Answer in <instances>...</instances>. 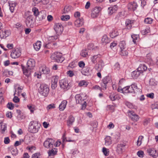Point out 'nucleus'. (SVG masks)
<instances>
[{"label":"nucleus","mask_w":158,"mask_h":158,"mask_svg":"<svg viewBox=\"0 0 158 158\" xmlns=\"http://www.w3.org/2000/svg\"><path fill=\"white\" fill-rule=\"evenodd\" d=\"M75 121L74 118L72 115L70 116L67 120V125L69 127H70Z\"/></svg>","instance_id":"17"},{"label":"nucleus","mask_w":158,"mask_h":158,"mask_svg":"<svg viewBox=\"0 0 158 158\" xmlns=\"http://www.w3.org/2000/svg\"><path fill=\"white\" fill-rule=\"evenodd\" d=\"M119 46L120 49H125L126 47L125 41L124 40L120 41L119 44Z\"/></svg>","instance_id":"33"},{"label":"nucleus","mask_w":158,"mask_h":158,"mask_svg":"<svg viewBox=\"0 0 158 158\" xmlns=\"http://www.w3.org/2000/svg\"><path fill=\"white\" fill-rule=\"evenodd\" d=\"M70 18V16L69 15H62L61 16V19L63 21H66L67 20L69 19Z\"/></svg>","instance_id":"53"},{"label":"nucleus","mask_w":158,"mask_h":158,"mask_svg":"<svg viewBox=\"0 0 158 158\" xmlns=\"http://www.w3.org/2000/svg\"><path fill=\"white\" fill-rule=\"evenodd\" d=\"M154 94L153 93H151L149 94H147V97L150 98L152 99H153L154 98Z\"/></svg>","instance_id":"63"},{"label":"nucleus","mask_w":158,"mask_h":158,"mask_svg":"<svg viewBox=\"0 0 158 158\" xmlns=\"http://www.w3.org/2000/svg\"><path fill=\"white\" fill-rule=\"evenodd\" d=\"M78 65L81 68H84L85 66V63L83 61H80L78 63Z\"/></svg>","instance_id":"61"},{"label":"nucleus","mask_w":158,"mask_h":158,"mask_svg":"<svg viewBox=\"0 0 158 158\" xmlns=\"http://www.w3.org/2000/svg\"><path fill=\"white\" fill-rule=\"evenodd\" d=\"M39 93L43 96H47L49 92V87L48 85L45 84H41L38 88Z\"/></svg>","instance_id":"4"},{"label":"nucleus","mask_w":158,"mask_h":158,"mask_svg":"<svg viewBox=\"0 0 158 158\" xmlns=\"http://www.w3.org/2000/svg\"><path fill=\"white\" fill-rule=\"evenodd\" d=\"M73 10V7L70 6L66 5L64 8L63 14H69L71 13Z\"/></svg>","instance_id":"18"},{"label":"nucleus","mask_w":158,"mask_h":158,"mask_svg":"<svg viewBox=\"0 0 158 158\" xmlns=\"http://www.w3.org/2000/svg\"><path fill=\"white\" fill-rule=\"evenodd\" d=\"M148 153L154 158H156L158 156V154L156 153V150L153 148H150L147 149Z\"/></svg>","instance_id":"14"},{"label":"nucleus","mask_w":158,"mask_h":158,"mask_svg":"<svg viewBox=\"0 0 158 158\" xmlns=\"http://www.w3.org/2000/svg\"><path fill=\"white\" fill-rule=\"evenodd\" d=\"M55 107V105L54 104H52L50 105H49L47 107V109L48 110H49L54 108Z\"/></svg>","instance_id":"59"},{"label":"nucleus","mask_w":158,"mask_h":158,"mask_svg":"<svg viewBox=\"0 0 158 158\" xmlns=\"http://www.w3.org/2000/svg\"><path fill=\"white\" fill-rule=\"evenodd\" d=\"M110 37L113 38L118 35L119 33L117 29H113L110 33Z\"/></svg>","instance_id":"28"},{"label":"nucleus","mask_w":158,"mask_h":158,"mask_svg":"<svg viewBox=\"0 0 158 158\" xmlns=\"http://www.w3.org/2000/svg\"><path fill=\"white\" fill-rule=\"evenodd\" d=\"M121 50L119 52V54L122 56H126L128 54V52L125 49H120Z\"/></svg>","instance_id":"40"},{"label":"nucleus","mask_w":158,"mask_h":158,"mask_svg":"<svg viewBox=\"0 0 158 158\" xmlns=\"http://www.w3.org/2000/svg\"><path fill=\"white\" fill-rule=\"evenodd\" d=\"M7 107L10 110H12L14 109V105L11 102H9L6 105Z\"/></svg>","instance_id":"47"},{"label":"nucleus","mask_w":158,"mask_h":158,"mask_svg":"<svg viewBox=\"0 0 158 158\" xmlns=\"http://www.w3.org/2000/svg\"><path fill=\"white\" fill-rule=\"evenodd\" d=\"M102 151L104 154L106 156H108L109 154L108 150L105 148H103Z\"/></svg>","instance_id":"57"},{"label":"nucleus","mask_w":158,"mask_h":158,"mask_svg":"<svg viewBox=\"0 0 158 158\" xmlns=\"http://www.w3.org/2000/svg\"><path fill=\"white\" fill-rule=\"evenodd\" d=\"M16 86H15V92L14 94V98H13V100L14 102H15V103H17V102H19V99L18 98V97L17 96H15V95H17L18 96L19 95V90H20V88L19 87H18L17 88V89L16 88Z\"/></svg>","instance_id":"15"},{"label":"nucleus","mask_w":158,"mask_h":158,"mask_svg":"<svg viewBox=\"0 0 158 158\" xmlns=\"http://www.w3.org/2000/svg\"><path fill=\"white\" fill-rule=\"evenodd\" d=\"M41 46V42L40 41H37L36 43L33 44L34 48L36 51H38L40 49Z\"/></svg>","instance_id":"25"},{"label":"nucleus","mask_w":158,"mask_h":158,"mask_svg":"<svg viewBox=\"0 0 158 158\" xmlns=\"http://www.w3.org/2000/svg\"><path fill=\"white\" fill-rule=\"evenodd\" d=\"M134 93L138 94H140L141 93L142 90L141 89L137 87V85L135 84V89H134Z\"/></svg>","instance_id":"42"},{"label":"nucleus","mask_w":158,"mask_h":158,"mask_svg":"<svg viewBox=\"0 0 158 158\" xmlns=\"http://www.w3.org/2000/svg\"><path fill=\"white\" fill-rule=\"evenodd\" d=\"M98 125V122L96 121H94L91 122V125L94 128H96Z\"/></svg>","instance_id":"54"},{"label":"nucleus","mask_w":158,"mask_h":158,"mask_svg":"<svg viewBox=\"0 0 158 158\" xmlns=\"http://www.w3.org/2000/svg\"><path fill=\"white\" fill-rule=\"evenodd\" d=\"M32 11L33 12L34 15L35 16H37L40 13L39 12L38 9L36 7L33 8L32 9Z\"/></svg>","instance_id":"48"},{"label":"nucleus","mask_w":158,"mask_h":158,"mask_svg":"<svg viewBox=\"0 0 158 158\" xmlns=\"http://www.w3.org/2000/svg\"><path fill=\"white\" fill-rule=\"evenodd\" d=\"M128 115L131 120L134 121H138L139 118V116L132 110H129L128 111Z\"/></svg>","instance_id":"11"},{"label":"nucleus","mask_w":158,"mask_h":158,"mask_svg":"<svg viewBox=\"0 0 158 158\" xmlns=\"http://www.w3.org/2000/svg\"><path fill=\"white\" fill-rule=\"evenodd\" d=\"M54 143V140L51 138L47 139L44 142V145L46 148H52Z\"/></svg>","instance_id":"10"},{"label":"nucleus","mask_w":158,"mask_h":158,"mask_svg":"<svg viewBox=\"0 0 158 158\" xmlns=\"http://www.w3.org/2000/svg\"><path fill=\"white\" fill-rule=\"evenodd\" d=\"M60 86L61 88L64 90H66L69 88L68 80L65 79H62L59 82Z\"/></svg>","instance_id":"8"},{"label":"nucleus","mask_w":158,"mask_h":158,"mask_svg":"<svg viewBox=\"0 0 158 158\" xmlns=\"http://www.w3.org/2000/svg\"><path fill=\"white\" fill-rule=\"evenodd\" d=\"M138 6L136 2H131L128 4L127 9L130 11H134L136 9Z\"/></svg>","instance_id":"13"},{"label":"nucleus","mask_w":158,"mask_h":158,"mask_svg":"<svg viewBox=\"0 0 158 158\" xmlns=\"http://www.w3.org/2000/svg\"><path fill=\"white\" fill-rule=\"evenodd\" d=\"M101 10V8L100 7H96L94 8L92 11L91 14V17L93 18H94L97 17L99 12Z\"/></svg>","instance_id":"12"},{"label":"nucleus","mask_w":158,"mask_h":158,"mask_svg":"<svg viewBox=\"0 0 158 158\" xmlns=\"http://www.w3.org/2000/svg\"><path fill=\"white\" fill-rule=\"evenodd\" d=\"M27 107L28 109L30 110V111L31 113H33L35 110V109L34 107L31 105H27Z\"/></svg>","instance_id":"62"},{"label":"nucleus","mask_w":158,"mask_h":158,"mask_svg":"<svg viewBox=\"0 0 158 158\" xmlns=\"http://www.w3.org/2000/svg\"><path fill=\"white\" fill-rule=\"evenodd\" d=\"M67 102L66 100H63L59 106V109L60 111H63L65 108Z\"/></svg>","instance_id":"22"},{"label":"nucleus","mask_w":158,"mask_h":158,"mask_svg":"<svg viewBox=\"0 0 158 158\" xmlns=\"http://www.w3.org/2000/svg\"><path fill=\"white\" fill-rule=\"evenodd\" d=\"M41 71L43 73L46 74H48L50 72L49 69L48 68L45 67L43 68L42 69Z\"/></svg>","instance_id":"44"},{"label":"nucleus","mask_w":158,"mask_h":158,"mask_svg":"<svg viewBox=\"0 0 158 158\" xmlns=\"http://www.w3.org/2000/svg\"><path fill=\"white\" fill-rule=\"evenodd\" d=\"M35 61L32 59H30L27 61V69L21 65V67L23 74L26 76L28 77L31 74V70L33 69L35 66Z\"/></svg>","instance_id":"1"},{"label":"nucleus","mask_w":158,"mask_h":158,"mask_svg":"<svg viewBox=\"0 0 158 158\" xmlns=\"http://www.w3.org/2000/svg\"><path fill=\"white\" fill-rule=\"evenodd\" d=\"M30 12H27L25 13V15H27V18L26 20V25L28 27H31L33 25V19L32 16L31 15H29Z\"/></svg>","instance_id":"9"},{"label":"nucleus","mask_w":158,"mask_h":158,"mask_svg":"<svg viewBox=\"0 0 158 158\" xmlns=\"http://www.w3.org/2000/svg\"><path fill=\"white\" fill-rule=\"evenodd\" d=\"M4 143L5 144H8L10 142V139L8 137H5L4 138Z\"/></svg>","instance_id":"64"},{"label":"nucleus","mask_w":158,"mask_h":158,"mask_svg":"<svg viewBox=\"0 0 158 158\" xmlns=\"http://www.w3.org/2000/svg\"><path fill=\"white\" fill-rule=\"evenodd\" d=\"M135 87V83H133L131 86H128V93L134 92Z\"/></svg>","instance_id":"35"},{"label":"nucleus","mask_w":158,"mask_h":158,"mask_svg":"<svg viewBox=\"0 0 158 158\" xmlns=\"http://www.w3.org/2000/svg\"><path fill=\"white\" fill-rule=\"evenodd\" d=\"M66 134L65 133H64V135L62 136V141L63 142H64L65 141L69 142L74 141V140H71L69 139V138H67L66 137Z\"/></svg>","instance_id":"37"},{"label":"nucleus","mask_w":158,"mask_h":158,"mask_svg":"<svg viewBox=\"0 0 158 158\" xmlns=\"http://www.w3.org/2000/svg\"><path fill=\"white\" fill-rule=\"evenodd\" d=\"M51 59L55 62L61 63L64 60V59L62 57V54L58 52L53 53L51 56Z\"/></svg>","instance_id":"5"},{"label":"nucleus","mask_w":158,"mask_h":158,"mask_svg":"<svg viewBox=\"0 0 158 158\" xmlns=\"http://www.w3.org/2000/svg\"><path fill=\"white\" fill-rule=\"evenodd\" d=\"M88 84V82L85 81H82L80 82L79 83V85L80 86H83L86 87Z\"/></svg>","instance_id":"46"},{"label":"nucleus","mask_w":158,"mask_h":158,"mask_svg":"<svg viewBox=\"0 0 158 158\" xmlns=\"http://www.w3.org/2000/svg\"><path fill=\"white\" fill-rule=\"evenodd\" d=\"M83 23L84 21L82 18L77 19L74 22L75 25L77 27L82 26L83 25Z\"/></svg>","instance_id":"23"},{"label":"nucleus","mask_w":158,"mask_h":158,"mask_svg":"<svg viewBox=\"0 0 158 158\" xmlns=\"http://www.w3.org/2000/svg\"><path fill=\"white\" fill-rule=\"evenodd\" d=\"M10 56L12 58L14 59L19 57L20 56V51L19 50H15L11 53Z\"/></svg>","instance_id":"21"},{"label":"nucleus","mask_w":158,"mask_h":158,"mask_svg":"<svg viewBox=\"0 0 158 158\" xmlns=\"http://www.w3.org/2000/svg\"><path fill=\"white\" fill-rule=\"evenodd\" d=\"M40 128L38 122L36 121H33L30 123L28 130L31 133H35L38 132Z\"/></svg>","instance_id":"3"},{"label":"nucleus","mask_w":158,"mask_h":158,"mask_svg":"<svg viewBox=\"0 0 158 158\" xmlns=\"http://www.w3.org/2000/svg\"><path fill=\"white\" fill-rule=\"evenodd\" d=\"M38 16L39 20H42L46 18V15L40 12Z\"/></svg>","instance_id":"43"},{"label":"nucleus","mask_w":158,"mask_h":158,"mask_svg":"<svg viewBox=\"0 0 158 158\" xmlns=\"http://www.w3.org/2000/svg\"><path fill=\"white\" fill-rule=\"evenodd\" d=\"M137 155L140 157L143 158L144 156V153L142 151H139L137 152Z\"/></svg>","instance_id":"56"},{"label":"nucleus","mask_w":158,"mask_h":158,"mask_svg":"<svg viewBox=\"0 0 158 158\" xmlns=\"http://www.w3.org/2000/svg\"><path fill=\"white\" fill-rule=\"evenodd\" d=\"M11 151V153L13 155L16 156L18 153V151L16 147L12 148Z\"/></svg>","instance_id":"45"},{"label":"nucleus","mask_w":158,"mask_h":158,"mask_svg":"<svg viewBox=\"0 0 158 158\" xmlns=\"http://www.w3.org/2000/svg\"><path fill=\"white\" fill-rule=\"evenodd\" d=\"M111 77L110 76H106L104 77L102 80V82L101 83V86L102 89L103 90H105L106 89L107 84L111 82Z\"/></svg>","instance_id":"7"},{"label":"nucleus","mask_w":158,"mask_h":158,"mask_svg":"<svg viewBox=\"0 0 158 158\" xmlns=\"http://www.w3.org/2000/svg\"><path fill=\"white\" fill-rule=\"evenodd\" d=\"M81 73L83 75L88 76L89 73V69L88 68H84L81 70Z\"/></svg>","instance_id":"34"},{"label":"nucleus","mask_w":158,"mask_h":158,"mask_svg":"<svg viewBox=\"0 0 158 158\" xmlns=\"http://www.w3.org/2000/svg\"><path fill=\"white\" fill-rule=\"evenodd\" d=\"M99 56H100V54L94 55L92 56L90 58V59L92 62L94 64L96 63L97 60H98L99 59Z\"/></svg>","instance_id":"30"},{"label":"nucleus","mask_w":158,"mask_h":158,"mask_svg":"<svg viewBox=\"0 0 158 158\" xmlns=\"http://www.w3.org/2000/svg\"><path fill=\"white\" fill-rule=\"evenodd\" d=\"M10 34L9 30H3L0 31V37L2 39L8 37Z\"/></svg>","instance_id":"16"},{"label":"nucleus","mask_w":158,"mask_h":158,"mask_svg":"<svg viewBox=\"0 0 158 158\" xmlns=\"http://www.w3.org/2000/svg\"><path fill=\"white\" fill-rule=\"evenodd\" d=\"M143 136H140L139 137L138 140L137 141V145L138 146H140L141 144V140L143 139Z\"/></svg>","instance_id":"55"},{"label":"nucleus","mask_w":158,"mask_h":158,"mask_svg":"<svg viewBox=\"0 0 158 158\" xmlns=\"http://www.w3.org/2000/svg\"><path fill=\"white\" fill-rule=\"evenodd\" d=\"M54 29L56 35L55 36H51L52 39L56 40L58 38L60 35L63 31V27L60 23H55L54 26Z\"/></svg>","instance_id":"2"},{"label":"nucleus","mask_w":158,"mask_h":158,"mask_svg":"<svg viewBox=\"0 0 158 158\" xmlns=\"http://www.w3.org/2000/svg\"><path fill=\"white\" fill-rule=\"evenodd\" d=\"M20 98L24 102L27 100V96L25 93L24 92L21 94Z\"/></svg>","instance_id":"51"},{"label":"nucleus","mask_w":158,"mask_h":158,"mask_svg":"<svg viewBox=\"0 0 158 158\" xmlns=\"http://www.w3.org/2000/svg\"><path fill=\"white\" fill-rule=\"evenodd\" d=\"M108 10V14L110 15H111L115 12L117 10V8L116 6H114L113 7H109Z\"/></svg>","instance_id":"24"},{"label":"nucleus","mask_w":158,"mask_h":158,"mask_svg":"<svg viewBox=\"0 0 158 158\" xmlns=\"http://www.w3.org/2000/svg\"><path fill=\"white\" fill-rule=\"evenodd\" d=\"M56 150L57 149L55 148L50 150L48 152L49 156H53L56 154L57 152Z\"/></svg>","instance_id":"36"},{"label":"nucleus","mask_w":158,"mask_h":158,"mask_svg":"<svg viewBox=\"0 0 158 158\" xmlns=\"http://www.w3.org/2000/svg\"><path fill=\"white\" fill-rule=\"evenodd\" d=\"M147 67L144 64H141L138 68V70L141 73L144 71H146L147 69Z\"/></svg>","instance_id":"26"},{"label":"nucleus","mask_w":158,"mask_h":158,"mask_svg":"<svg viewBox=\"0 0 158 158\" xmlns=\"http://www.w3.org/2000/svg\"><path fill=\"white\" fill-rule=\"evenodd\" d=\"M81 56L83 57H86L88 56V51L86 50H83L80 53Z\"/></svg>","instance_id":"41"},{"label":"nucleus","mask_w":158,"mask_h":158,"mask_svg":"<svg viewBox=\"0 0 158 158\" xmlns=\"http://www.w3.org/2000/svg\"><path fill=\"white\" fill-rule=\"evenodd\" d=\"M58 81V78L56 77L54 79V81L52 83L51 87L52 89H55L57 86V83Z\"/></svg>","instance_id":"31"},{"label":"nucleus","mask_w":158,"mask_h":158,"mask_svg":"<svg viewBox=\"0 0 158 158\" xmlns=\"http://www.w3.org/2000/svg\"><path fill=\"white\" fill-rule=\"evenodd\" d=\"M150 32V28L148 27H147L146 28L142 31V32L144 35L147 34Z\"/></svg>","instance_id":"58"},{"label":"nucleus","mask_w":158,"mask_h":158,"mask_svg":"<svg viewBox=\"0 0 158 158\" xmlns=\"http://www.w3.org/2000/svg\"><path fill=\"white\" fill-rule=\"evenodd\" d=\"M141 73L137 70V71H134L131 73V76L134 78H136L138 77Z\"/></svg>","instance_id":"32"},{"label":"nucleus","mask_w":158,"mask_h":158,"mask_svg":"<svg viewBox=\"0 0 158 158\" xmlns=\"http://www.w3.org/2000/svg\"><path fill=\"white\" fill-rule=\"evenodd\" d=\"M125 145L123 144H118L116 148V151L119 154H122L123 152V148Z\"/></svg>","instance_id":"19"},{"label":"nucleus","mask_w":158,"mask_h":158,"mask_svg":"<svg viewBox=\"0 0 158 158\" xmlns=\"http://www.w3.org/2000/svg\"><path fill=\"white\" fill-rule=\"evenodd\" d=\"M102 42L103 43L107 44L110 43V39L106 35H104L102 37Z\"/></svg>","instance_id":"29"},{"label":"nucleus","mask_w":158,"mask_h":158,"mask_svg":"<svg viewBox=\"0 0 158 158\" xmlns=\"http://www.w3.org/2000/svg\"><path fill=\"white\" fill-rule=\"evenodd\" d=\"M131 37L133 39V42L135 44L136 41H138L139 39V36L137 35L133 34L131 35Z\"/></svg>","instance_id":"38"},{"label":"nucleus","mask_w":158,"mask_h":158,"mask_svg":"<svg viewBox=\"0 0 158 158\" xmlns=\"http://www.w3.org/2000/svg\"><path fill=\"white\" fill-rule=\"evenodd\" d=\"M153 20L150 17H147L145 18L144 20V23L147 24H150L152 23Z\"/></svg>","instance_id":"39"},{"label":"nucleus","mask_w":158,"mask_h":158,"mask_svg":"<svg viewBox=\"0 0 158 158\" xmlns=\"http://www.w3.org/2000/svg\"><path fill=\"white\" fill-rule=\"evenodd\" d=\"M118 96L115 94H113L110 95L109 98L112 101H115L117 98Z\"/></svg>","instance_id":"49"},{"label":"nucleus","mask_w":158,"mask_h":158,"mask_svg":"<svg viewBox=\"0 0 158 158\" xmlns=\"http://www.w3.org/2000/svg\"><path fill=\"white\" fill-rule=\"evenodd\" d=\"M75 98L77 103L81 105L82 108H84V109L85 108L86 106V103L81 95L77 94L75 96Z\"/></svg>","instance_id":"6"},{"label":"nucleus","mask_w":158,"mask_h":158,"mask_svg":"<svg viewBox=\"0 0 158 158\" xmlns=\"http://www.w3.org/2000/svg\"><path fill=\"white\" fill-rule=\"evenodd\" d=\"M40 153H36L33 154L32 156V158H40L39 156Z\"/></svg>","instance_id":"60"},{"label":"nucleus","mask_w":158,"mask_h":158,"mask_svg":"<svg viewBox=\"0 0 158 158\" xmlns=\"http://www.w3.org/2000/svg\"><path fill=\"white\" fill-rule=\"evenodd\" d=\"M111 137L110 136H107L105 138V145L106 146H109L112 143Z\"/></svg>","instance_id":"27"},{"label":"nucleus","mask_w":158,"mask_h":158,"mask_svg":"<svg viewBox=\"0 0 158 158\" xmlns=\"http://www.w3.org/2000/svg\"><path fill=\"white\" fill-rule=\"evenodd\" d=\"M102 66H101L99 63H97L95 65L94 68L98 71H100L102 68Z\"/></svg>","instance_id":"50"},{"label":"nucleus","mask_w":158,"mask_h":158,"mask_svg":"<svg viewBox=\"0 0 158 158\" xmlns=\"http://www.w3.org/2000/svg\"><path fill=\"white\" fill-rule=\"evenodd\" d=\"M157 82L155 79H151L149 81V84L153 86H155L157 84Z\"/></svg>","instance_id":"52"},{"label":"nucleus","mask_w":158,"mask_h":158,"mask_svg":"<svg viewBox=\"0 0 158 158\" xmlns=\"http://www.w3.org/2000/svg\"><path fill=\"white\" fill-rule=\"evenodd\" d=\"M134 21L133 20H130L127 19L125 22L126 28L128 29H130L131 28L132 25L134 24Z\"/></svg>","instance_id":"20"}]
</instances>
